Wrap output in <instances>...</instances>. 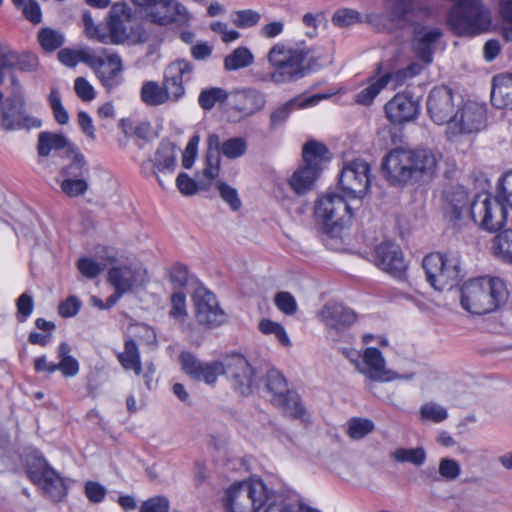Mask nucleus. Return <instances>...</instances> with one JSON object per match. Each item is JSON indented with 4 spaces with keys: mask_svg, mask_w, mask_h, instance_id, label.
I'll list each match as a JSON object with an SVG mask.
<instances>
[{
    "mask_svg": "<svg viewBox=\"0 0 512 512\" xmlns=\"http://www.w3.org/2000/svg\"><path fill=\"white\" fill-rule=\"evenodd\" d=\"M216 187L223 201H225L233 211H238L241 208L242 202L235 188L222 181H218Z\"/></svg>",
    "mask_w": 512,
    "mask_h": 512,
    "instance_id": "bf43d9fd",
    "label": "nucleus"
},
{
    "mask_svg": "<svg viewBox=\"0 0 512 512\" xmlns=\"http://www.w3.org/2000/svg\"><path fill=\"white\" fill-rule=\"evenodd\" d=\"M385 179L395 186H404L410 181L418 182L430 178L437 167V159L429 149H392L382 160Z\"/></svg>",
    "mask_w": 512,
    "mask_h": 512,
    "instance_id": "f257e3e1",
    "label": "nucleus"
},
{
    "mask_svg": "<svg viewBox=\"0 0 512 512\" xmlns=\"http://www.w3.org/2000/svg\"><path fill=\"white\" fill-rule=\"evenodd\" d=\"M339 186L349 198H362L370 186V165L357 158L344 165L339 176Z\"/></svg>",
    "mask_w": 512,
    "mask_h": 512,
    "instance_id": "9b49d317",
    "label": "nucleus"
},
{
    "mask_svg": "<svg viewBox=\"0 0 512 512\" xmlns=\"http://www.w3.org/2000/svg\"><path fill=\"white\" fill-rule=\"evenodd\" d=\"M38 57L29 52H22L17 55L15 69L21 72H34L38 68Z\"/></svg>",
    "mask_w": 512,
    "mask_h": 512,
    "instance_id": "338daca9",
    "label": "nucleus"
},
{
    "mask_svg": "<svg viewBox=\"0 0 512 512\" xmlns=\"http://www.w3.org/2000/svg\"><path fill=\"white\" fill-rule=\"evenodd\" d=\"M41 120L26 111L25 98L5 99L0 106V127L5 131L39 128Z\"/></svg>",
    "mask_w": 512,
    "mask_h": 512,
    "instance_id": "4468645a",
    "label": "nucleus"
},
{
    "mask_svg": "<svg viewBox=\"0 0 512 512\" xmlns=\"http://www.w3.org/2000/svg\"><path fill=\"white\" fill-rule=\"evenodd\" d=\"M327 96L323 94H315L306 98L300 96L294 97L281 106L277 107L270 114V126L276 128L279 125L285 123L289 118L290 114L296 110L306 107H311L319 103L320 100L325 99Z\"/></svg>",
    "mask_w": 512,
    "mask_h": 512,
    "instance_id": "b1692460",
    "label": "nucleus"
},
{
    "mask_svg": "<svg viewBox=\"0 0 512 512\" xmlns=\"http://www.w3.org/2000/svg\"><path fill=\"white\" fill-rule=\"evenodd\" d=\"M176 167L175 145L171 142L162 141L152 159V168L150 174L156 177L158 184L166 188L159 173H173Z\"/></svg>",
    "mask_w": 512,
    "mask_h": 512,
    "instance_id": "4be33fe9",
    "label": "nucleus"
},
{
    "mask_svg": "<svg viewBox=\"0 0 512 512\" xmlns=\"http://www.w3.org/2000/svg\"><path fill=\"white\" fill-rule=\"evenodd\" d=\"M386 117L393 124H404L415 120L419 114V103L410 93H397L384 107Z\"/></svg>",
    "mask_w": 512,
    "mask_h": 512,
    "instance_id": "aec40b11",
    "label": "nucleus"
},
{
    "mask_svg": "<svg viewBox=\"0 0 512 512\" xmlns=\"http://www.w3.org/2000/svg\"><path fill=\"white\" fill-rule=\"evenodd\" d=\"M442 36V31L439 28H425L415 30L414 50L417 57L426 63L432 62L433 45Z\"/></svg>",
    "mask_w": 512,
    "mask_h": 512,
    "instance_id": "c85d7f7f",
    "label": "nucleus"
},
{
    "mask_svg": "<svg viewBox=\"0 0 512 512\" xmlns=\"http://www.w3.org/2000/svg\"><path fill=\"white\" fill-rule=\"evenodd\" d=\"M309 53L310 50L305 47H288L277 43L267 55L273 70L268 73L254 72V80L277 85L298 81L314 69L313 59H308Z\"/></svg>",
    "mask_w": 512,
    "mask_h": 512,
    "instance_id": "f03ea898",
    "label": "nucleus"
},
{
    "mask_svg": "<svg viewBox=\"0 0 512 512\" xmlns=\"http://www.w3.org/2000/svg\"><path fill=\"white\" fill-rule=\"evenodd\" d=\"M362 360L365 367L359 368V371L372 381L388 382L402 378L397 373L386 369V361L381 351L377 348H366Z\"/></svg>",
    "mask_w": 512,
    "mask_h": 512,
    "instance_id": "412c9836",
    "label": "nucleus"
},
{
    "mask_svg": "<svg viewBox=\"0 0 512 512\" xmlns=\"http://www.w3.org/2000/svg\"><path fill=\"white\" fill-rule=\"evenodd\" d=\"M179 362L182 370L191 378L197 381H204L206 384H214L217 377L224 374V359L221 361L203 362L188 351L179 355Z\"/></svg>",
    "mask_w": 512,
    "mask_h": 512,
    "instance_id": "2eb2a0df",
    "label": "nucleus"
},
{
    "mask_svg": "<svg viewBox=\"0 0 512 512\" xmlns=\"http://www.w3.org/2000/svg\"><path fill=\"white\" fill-rule=\"evenodd\" d=\"M140 95L141 100L149 106H159L171 100L165 86H160L155 81L145 82L142 85Z\"/></svg>",
    "mask_w": 512,
    "mask_h": 512,
    "instance_id": "58836bf2",
    "label": "nucleus"
},
{
    "mask_svg": "<svg viewBox=\"0 0 512 512\" xmlns=\"http://www.w3.org/2000/svg\"><path fill=\"white\" fill-rule=\"evenodd\" d=\"M374 263L381 270L395 278H402L407 269V263L399 245L393 242H383L374 251Z\"/></svg>",
    "mask_w": 512,
    "mask_h": 512,
    "instance_id": "a211bd4d",
    "label": "nucleus"
},
{
    "mask_svg": "<svg viewBox=\"0 0 512 512\" xmlns=\"http://www.w3.org/2000/svg\"><path fill=\"white\" fill-rule=\"evenodd\" d=\"M254 63V55L247 47L241 46L234 49L224 58L226 71H237L249 67Z\"/></svg>",
    "mask_w": 512,
    "mask_h": 512,
    "instance_id": "ea45409f",
    "label": "nucleus"
},
{
    "mask_svg": "<svg viewBox=\"0 0 512 512\" xmlns=\"http://www.w3.org/2000/svg\"><path fill=\"white\" fill-rule=\"evenodd\" d=\"M37 38L45 52H53L60 48L65 42L64 34L50 27L40 29Z\"/></svg>",
    "mask_w": 512,
    "mask_h": 512,
    "instance_id": "49530a36",
    "label": "nucleus"
},
{
    "mask_svg": "<svg viewBox=\"0 0 512 512\" xmlns=\"http://www.w3.org/2000/svg\"><path fill=\"white\" fill-rule=\"evenodd\" d=\"M261 19V15L254 10H240L235 12L233 16V23L239 28H249L256 26Z\"/></svg>",
    "mask_w": 512,
    "mask_h": 512,
    "instance_id": "052dcab7",
    "label": "nucleus"
},
{
    "mask_svg": "<svg viewBox=\"0 0 512 512\" xmlns=\"http://www.w3.org/2000/svg\"><path fill=\"white\" fill-rule=\"evenodd\" d=\"M261 382H263L266 391L271 394V401L275 399L282 400V395L289 391L286 378L277 369L268 370Z\"/></svg>",
    "mask_w": 512,
    "mask_h": 512,
    "instance_id": "c9c22d12",
    "label": "nucleus"
},
{
    "mask_svg": "<svg viewBox=\"0 0 512 512\" xmlns=\"http://www.w3.org/2000/svg\"><path fill=\"white\" fill-rule=\"evenodd\" d=\"M444 217L456 229H461L473 221L484 229L482 217L473 216V209L478 201H484V195H478L470 202L467 191L462 186L452 187L444 195Z\"/></svg>",
    "mask_w": 512,
    "mask_h": 512,
    "instance_id": "0eeeda50",
    "label": "nucleus"
},
{
    "mask_svg": "<svg viewBox=\"0 0 512 512\" xmlns=\"http://www.w3.org/2000/svg\"><path fill=\"white\" fill-rule=\"evenodd\" d=\"M139 512H169V501L164 496L152 497L142 503Z\"/></svg>",
    "mask_w": 512,
    "mask_h": 512,
    "instance_id": "774afa93",
    "label": "nucleus"
},
{
    "mask_svg": "<svg viewBox=\"0 0 512 512\" xmlns=\"http://www.w3.org/2000/svg\"><path fill=\"white\" fill-rule=\"evenodd\" d=\"M77 268L83 276L89 279L97 277L104 269V267L88 257L80 258L77 262Z\"/></svg>",
    "mask_w": 512,
    "mask_h": 512,
    "instance_id": "69168bd1",
    "label": "nucleus"
},
{
    "mask_svg": "<svg viewBox=\"0 0 512 512\" xmlns=\"http://www.w3.org/2000/svg\"><path fill=\"white\" fill-rule=\"evenodd\" d=\"M235 97L243 99L245 105L233 106L232 109L236 112L241 113L244 116H250L262 110L266 105L265 94L254 88H247L241 91H236Z\"/></svg>",
    "mask_w": 512,
    "mask_h": 512,
    "instance_id": "7c9ffc66",
    "label": "nucleus"
},
{
    "mask_svg": "<svg viewBox=\"0 0 512 512\" xmlns=\"http://www.w3.org/2000/svg\"><path fill=\"white\" fill-rule=\"evenodd\" d=\"M16 307L17 320L21 323L25 322L33 312L34 301L32 295L28 292L21 294L16 300Z\"/></svg>",
    "mask_w": 512,
    "mask_h": 512,
    "instance_id": "680f3d73",
    "label": "nucleus"
},
{
    "mask_svg": "<svg viewBox=\"0 0 512 512\" xmlns=\"http://www.w3.org/2000/svg\"><path fill=\"white\" fill-rule=\"evenodd\" d=\"M315 216L323 223L327 234L335 236L348 225L352 218L351 206L344 197L337 194H327L318 199L315 206Z\"/></svg>",
    "mask_w": 512,
    "mask_h": 512,
    "instance_id": "6e6552de",
    "label": "nucleus"
},
{
    "mask_svg": "<svg viewBox=\"0 0 512 512\" xmlns=\"http://www.w3.org/2000/svg\"><path fill=\"white\" fill-rule=\"evenodd\" d=\"M275 305L281 312L287 315H293L297 311V303L294 296L286 291H281L276 294Z\"/></svg>",
    "mask_w": 512,
    "mask_h": 512,
    "instance_id": "0e129e2a",
    "label": "nucleus"
},
{
    "mask_svg": "<svg viewBox=\"0 0 512 512\" xmlns=\"http://www.w3.org/2000/svg\"><path fill=\"white\" fill-rule=\"evenodd\" d=\"M67 156L71 158L70 164L60 170L63 177L83 178L88 173L87 162L84 155L76 145L68 146Z\"/></svg>",
    "mask_w": 512,
    "mask_h": 512,
    "instance_id": "473e14b6",
    "label": "nucleus"
},
{
    "mask_svg": "<svg viewBox=\"0 0 512 512\" xmlns=\"http://www.w3.org/2000/svg\"><path fill=\"white\" fill-rule=\"evenodd\" d=\"M274 498L263 480L251 479L232 484L225 492L223 506L226 512H258Z\"/></svg>",
    "mask_w": 512,
    "mask_h": 512,
    "instance_id": "20e7f679",
    "label": "nucleus"
},
{
    "mask_svg": "<svg viewBox=\"0 0 512 512\" xmlns=\"http://www.w3.org/2000/svg\"><path fill=\"white\" fill-rule=\"evenodd\" d=\"M392 76V73L387 72L375 79L372 83H370L366 88L362 89L356 95V102L361 105H370L375 97L380 93V91L387 86V84L392 79Z\"/></svg>",
    "mask_w": 512,
    "mask_h": 512,
    "instance_id": "37998d69",
    "label": "nucleus"
},
{
    "mask_svg": "<svg viewBox=\"0 0 512 512\" xmlns=\"http://www.w3.org/2000/svg\"><path fill=\"white\" fill-rule=\"evenodd\" d=\"M193 69V64L186 59L175 60L167 66L163 85L171 101L176 102L184 96L185 88L183 83L190 80Z\"/></svg>",
    "mask_w": 512,
    "mask_h": 512,
    "instance_id": "6ab92c4d",
    "label": "nucleus"
},
{
    "mask_svg": "<svg viewBox=\"0 0 512 512\" xmlns=\"http://www.w3.org/2000/svg\"><path fill=\"white\" fill-rule=\"evenodd\" d=\"M207 147L219 156L237 159L246 153L248 143L243 137H231L222 142L218 134L212 133L207 137Z\"/></svg>",
    "mask_w": 512,
    "mask_h": 512,
    "instance_id": "5701e85b",
    "label": "nucleus"
},
{
    "mask_svg": "<svg viewBox=\"0 0 512 512\" xmlns=\"http://www.w3.org/2000/svg\"><path fill=\"white\" fill-rule=\"evenodd\" d=\"M48 103L53 112L55 121L60 125H66L69 122V114L62 105L61 95L57 88H52L50 90Z\"/></svg>",
    "mask_w": 512,
    "mask_h": 512,
    "instance_id": "864d4df0",
    "label": "nucleus"
},
{
    "mask_svg": "<svg viewBox=\"0 0 512 512\" xmlns=\"http://www.w3.org/2000/svg\"><path fill=\"white\" fill-rule=\"evenodd\" d=\"M50 468H52V466L38 451L35 450L26 455L25 472L33 484H35V482H39L41 477Z\"/></svg>",
    "mask_w": 512,
    "mask_h": 512,
    "instance_id": "4c0bfd02",
    "label": "nucleus"
},
{
    "mask_svg": "<svg viewBox=\"0 0 512 512\" xmlns=\"http://www.w3.org/2000/svg\"><path fill=\"white\" fill-rule=\"evenodd\" d=\"M438 472L445 480L452 481L460 475L461 467L454 459L442 458L439 462Z\"/></svg>",
    "mask_w": 512,
    "mask_h": 512,
    "instance_id": "e2e57ef3",
    "label": "nucleus"
},
{
    "mask_svg": "<svg viewBox=\"0 0 512 512\" xmlns=\"http://www.w3.org/2000/svg\"><path fill=\"white\" fill-rule=\"evenodd\" d=\"M195 316L200 325L217 327L226 320L224 311L219 307L216 296L205 289H198L193 296Z\"/></svg>",
    "mask_w": 512,
    "mask_h": 512,
    "instance_id": "f3484780",
    "label": "nucleus"
},
{
    "mask_svg": "<svg viewBox=\"0 0 512 512\" xmlns=\"http://www.w3.org/2000/svg\"><path fill=\"white\" fill-rule=\"evenodd\" d=\"M220 161V156L213 151H210L207 147L205 168L197 175L198 178H202L205 181V184H207V190L210 188L212 181L219 175Z\"/></svg>",
    "mask_w": 512,
    "mask_h": 512,
    "instance_id": "09e8293b",
    "label": "nucleus"
},
{
    "mask_svg": "<svg viewBox=\"0 0 512 512\" xmlns=\"http://www.w3.org/2000/svg\"><path fill=\"white\" fill-rule=\"evenodd\" d=\"M282 398V400L275 399L271 402L280 407L287 416L294 419H305L306 410L297 392L289 390L282 395Z\"/></svg>",
    "mask_w": 512,
    "mask_h": 512,
    "instance_id": "f704fd0d",
    "label": "nucleus"
},
{
    "mask_svg": "<svg viewBox=\"0 0 512 512\" xmlns=\"http://www.w3.org/2000/svg\"><path fill=\"white\" fill-rule=\"evenodd\" d=\"M320 318L328 327L340 329L352 325L356 321V314L340 303L329 302L323 306Z\"/></svg>",
    "mask_w": 512,
    "mask_h": 512,
    "instance_id": "393cba45",
    "label": "nucleus"
},
{
    "mask_svg": "<svg viewBox=\"0 0 512 512\" xmlns=\"http://www.w3.org/2000/svg\"><path fill=\"white\" fill-rule=\"evenodd\" d=\"M117 359L125 370H133L136 375L142 372L140 352L133 339L126 340L124 351L118 353Z\"/></svg>",
    "mask_w": 512,
    "mask_h": 512,
    "instance_id": "e433bc0d",
    "label": "nucleus"
},
{
    "mask_svg": "<svg viewBox=\"0 0 512 512\" xmlns=\"http://www.w3.org/2000/svg\"><path fill=\"white\" fill-rule=\"evenodd\" d=\"M496 191L494 198L484 195V201H478L473 209V216H481L484 229L490 232L502 228L507 218V207L512 209V171L500 178Z\"/></svg>",
    "mask_w": 512,
    "mask_h": 512,
    "instance_id": "39448f33",
    "label": "nucleus"
},
{
    "mask_svg": "<svg viewBox=\"0 0 512 512\" xmlns=\"http://www.w3.org/2000/svg\"><path fill=\"white\" fill-rule=\"evenodd\" d=\"M427 111L434 123L448 125L455 115L452 89L447 86L434 87L427 98Z\"/></svg>",
    "mask_w": 512,
    "mask_h": 512,
    "instance_id": "dca6fc26",
    "label": "nucleus"
},
{
    "mask_svg": "<svg viewBox=\"0 0 512 512\" xmlns=\"http://www.w3.org/2000/svg\"><path fill=\"white\" fill-rule=\"evenodd\" d=\"M224 375L230 381L233 389L242 396L253 392L259 382L248 360L240 354L224 357Z\"/></svg>",
    "mask_w": 512,
    "mask_h": 512,
    "instance_id": "9d476101",
    "label": "nucleus"
},
{
    "mask_svg": "<svg viewBox=\"0 0 512 512\" xmlns=\"http://www.w3.org/2000/svg\"><path fill=\"white\" fill-rule=\"evenodd\" d=\"M391 17L394 21L412 22L415 17L414 0H395L391 7Z\"/></svg>",
    "mask_w": 512,
    "mask_h": 512,
    "instance_id": "3c124183",
    "label": "nucleus"
},
{
    "mask_svg": "<svg viewBox=\"0 0 512 512\" xmlns=\"http://www.w3.org/2000/svg\"><path fill=\"white\" fill-rule=\"evenodd\" d=\"M72 145L63 134L44 131L39 133L37 153L40 157H47L52 150H60Z\"/></svg>",
    "mask_w": 512,
    "mask_h": 512,
    "instance_id": "72a5a7b5",
    "label": "nucleus"
},
{
    "mask_svg": "<svg viewBox=\"0 0 512 512\" xmlns=\"http://www.w3.org/2000/svg\"><path fill=\"white\" fill-rule=\"evenodd\" d=\"M319 174V168L304 166L296 170L289 179V186L301 196L310 191Z\"/></svg>",
    "mask_w": 512,
    "mask_h": 512,
    "instance_id": "2f4dec72",
    "label": "nucleus"
},
{
    "mask_svg": "<svg viewBox=\"0 0 512 512\" xmlns=\"http://www.w3.org/2000/svg\"><path fill=\"white\" fill-rule=\"evenodd\" d=\"M505 288L498 278L480 277L469 280L461 289V305L473 314L494 311L504 301Z\"/></svg>",
    "mask_w": 512,
    "mask_h": 512,
    "instance_id": "7ed1b4c3",
    "label": "nucleus"
},
{
    "mask_svg": "<svg viewBox=\"0 0 512 512\" xmlns=\"http://www.w3.org/2000/svg\"><path fill=\"white\" fill-rule=\"evenodd\" d=\"M258 327L263 334H273L281 344L284 346H290V339L281 324L273 322L269 319H263L260 321Z\"/></svg>",
    "mask_w": 512,
    "mask_h": 512,
    "instance_id": "13d9d810",
    "label": "nucleus"
},
{
    "mask_svg": "<svg viewBox=\"0 0 512 512\" xmlns=\"http://www.w3.org/2000/svg\"><path fill=\"white\" fill-rule=\"evenodd\" d=\"M134 20L135 16L131 7L126 3H115L109 12L107 23L109 33H105L100 38V42L104 44L124 43L130 37Z\"/></svg>",
    "mask_w": 512,
    "mask_h": 512,
    "instance_id": "ddd939ff",
    "label": "nucleus"
},
{
    "mask_svg": "<svg viewBox=\"0 0 512 512\" xmlns=\"http://www.w3.org/2000/svg\"><path fill=\"white\" fill-rule=\"evenodd\" d=\"M375 424L372 420L362 417H353L347 422V435L354 440H359L372 433Z\"/></svg>",
    "mask_w": 512,
    "mask_h": 512,
    "instance_id": "de8ad7c7",
    "label": "nucleus"
},
{
    "mask_svg": "<svg viewBox=\"0 0 512 512\" xmlns=\"http://www.w3.org/2000/svg\"><path fill=\"white\" fill-rule=\"evenodd\" d=\"M427 282L437 291L451 289L461 279L460 258L456 253H431L422 262Z\"/></svg>",
    "mask_w": 512,
    "mask_h": 512,
    "instance_id": "423d86ee",
    "label": "nucleus"
},
{
    "mask_svg": "<svg viewBox=\"0 0 512 512\" xmlns=\"http://www.w3.org/2000/svg\"><path fill=\"white\" fill-rule=\"evenodd\" d=\"M176 185L181 194L191 196L198 191H207V184L202 178L192 179L188 174L182 172L177 176Z\"/></svg>",
    "mask_w": 512,
    "mask_h": 512,
    "instance_id": "8fccbe9b",
    "label": "nucleus"
},
{
    "mask_svg": "<svg viewBox=\"0 0 512 512\" xmlns=\"http://www.w3.org/2000/svg\"><path fill=\"white\" fill-rule=\"evenodd\" d=\"M70 352L71 347L67 342H61L59 344L57 354L60 361L57 363V370H59L64 377H74L79 372V362L70 355Z\"/></svg>",
    "mask_w": 512,
    "mask_h": 512,
    "instance_id": "a19ab883",
    "label": "nucleus"
},
{
    "mask_svg": "<svg viewBox=\"0 0 512 512\" xmlns=\"http://www.w3.org/2000/svg\"><path fill=\"white\" fill-rule=\"evenodd\" d=\"M122 61L116 54L107 55L95 71L101 84L107 91H111L123 82Z\"/></svg>",
    "mask_w": 512,
    "mask_h": 512,
    "instance_id": "a878e982",
    "label": "nucleus"
},
{
    "mask_svg": "<svg viewBox=\"0 0 512 512\" xmlns=\"http://www.w3.org/2000/svg\"><path fill=\"white\" fill-rule=\"evenodd\" d=\"M485 120L484 107L476 102H467L448 123L446 134L449 138H454L462 134L477 132L484 127Z\"/></svg>",
    "mask_w": 512,
    "mask_h": 512,
    "instance_id": "f8f14e48",
    "label": "nucleus"
},
{
    "mask_svg": "<svg viewBox=\"0 0 512 512\" xmlns=\"http://www.w3.org/2000/svg\"><path fill=\"white\" fill-rule=\"evenodd\" d=\"M447 417L448 412L446 408L437 403L428 402L422 405L420 408V418L423 421H432L434 423H440L446 420Z\"/></svg>",
    "mask_w": 512,
    "mask_h": 512,
    "instance_id": "5fc2aeb1",
    "label": "nucleus"
},
{
    "mask_svg": "<svg viewBox=\"0 0 512 512\" xmlns=\"http://www.w3.org/2000/svg\"><path fill=\"white\" fill-rule=\"evenodd\" d=\"M35 485L41 488L43 494L53 502L62 501L68 492L66 479L63 478L53 467L48 469Z\"/></svg>",
    "mask_w": 512,
    "mask_h": 512,
    "instance_id": "bb28decb",
    "label": "nucleus"
},
{
    "mask_svg": "<svg viewBox=\"0 0 512 512\" xmlns=\"http://www.w3.org/2000/svg\"><path fill=\"white\" fill-rule=\"evenodd\" d=\"M328 153L329 150L323 143L316 140L307 141L302 151L305 166L319 168V163L324 159H328Z\"/></svg>",
    "mask_w": 512,
    "mask_h": 512,
    "instance_id": "79ce46f5",
    "label": "nucleus"
},
{
    "mask_svg": "<svg viewBox=\"0 0 512 512\" xmlns=\"http://www.w3.org/2000/svg\"><path fill=\"white\" fill-rule=\"evenodd\" d=\"M331 21L337 27L346 28L361 22V15L354 9L342 8L333 14Z\"/></svg>",
    "mask_w": 512,
    "mask_h": 512,
    "instance_id": "4d7b16f0",
    "label": "nucleus"
},
{
    "mask_svg": "<svg viewBox=\"0 0 512 512\" xmlns=\"http://www.w3.org/2000/svg\"><path fill=\"white\" fill-rule=\"evenodd\" d=\"M392 457L395 461L400 463L409 462L416 466H420L426 460V452L422 447L411 449L398 448L393 452Z\"/></svg>",
    "mask_w": 512,
    "mask_h": 512,
    "instance_id": "603ef678",
    "label": "nucleus"
},
{
    "mask_svg": "<svg viewBox=\"0 0 512 512\" xmlns=\"http://www.w3.org/2000/svg\"><path fill=\"white\" fill-rule=\"evenodd\" d=\"M138 7L147 11L148 20L159 26L175 24L185 26L191 15L187 8L175 0H131Z\"/></svg>",
    "mask_w": 512,
    "mask_h": 512,
    "instance_id": "1a4fd4ad",
    "label": "nucleus"
},
{
    "mask_svg": "<svg viewBox=\"0 0 512 512\" xmlns=\"http://www.w3.org/2000/svg\"><path fill=\"white\" fill-rule=\"evenodd\" d=\"M493 249L502 261L512 264V229L501 231L494 237Z\"/></svg>",
    "mask_w": 512,
    "mask_h": 512,
    "instance_id": "a18cd8bd",
    "label": "nucleus"
},
{
    "mask_svg": "<svg viewBox=\"0 0 512 512\" xmlns=\"http://www.w3.org/2000/svg\"><path fill=\"white\" fill-rule=\"evenodd\" d=\"M229 98V93L221 87H209L200 91L198 104L203 110H211L217 103L223 104Z\"/></svg>",
    "mask_w": 512,
    "mask_h": 512,
    "instance_id": "c03bdc74",
    "label": "nucleus"
},
{
    "mask_svg": "<svg viewBox=\"0 0 512 512\" xmlns=\"http://www.w3.org/2000/svg\"><path fill=\"white\" fill-rule=\"evenodd\" d=\"M140 271L130 266L112 267L108 271V282L114 290L128 293L139 282Z\"/></svg>",
    "mask_w": 512,
    "mask_h": 512,
    "instance_id": "c756f323",
    "label": "nucleus"
},
{
    "mask_svg": "<svg viewBox=\"0 0 512 512\" xmlns=\"http://www.w3.org/2000/svg\"><path fill=\"white\" fill-rule=\"evenodd\" d=\"M60 187L68 197L74 198L85 194L89 185L84 178L64 177Z\"/></svg>",
    "mask_w": 512,
    "mask_h": 512,
    "instance_id": "6e6d98bb",
    "label": "nucleus"
},
{
    "mask_svg": "<svg viewBox=\"0 0 512 512\" xmlns=\"http://www.w3.org/2000/svg\"><path fill=\"white\" fill-rule=\"evenodd\" d=\"M491 103L495 108L512 110V74L494 76Z\"/></svg>",
    "mask_w": 512,
    "mask_h": 512,
    "instance_id": "cd10ccee",
    "label": "nucleus"
}]
</instances>
